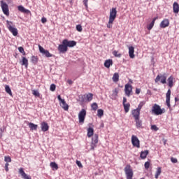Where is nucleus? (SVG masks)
Wrapping results in <instances>:
<instances>
[{
    "instance_id": "obj_59",
    "label": "nucleus",
    "mask_w": 179,
    "mask_h": 179,
    "mask_svg": "<svg viewBox=\"0 0 179 179\" xmlns=\"http://www.w3.org/2000/svg\"><path fill=\"white\" fill-rule=\"evenodd\" d=\"M68 83H69V85L72 84V80H68Z\"/></svg>"
},
{
    "instance_id": "obj_24",
    "label": "nucleus",
    "mask_w": 179,
    "mask_h": 179,
    "mask_svg": "<svg viewBox=\"0 0 179 179\" xmlns=\"http://www.w3.org/2000/svg\"><path fill=\"white\" fill-rule=\"evenodd\" d=\"M173 83H174V77H173V76H171L168 78V86H169V87H173Z\"/></svg>"
},
{
    "instance_id": "obj_39",
    "label": "nucleus",
    "mask_w": 179,
    "mask_h": 179,
    "mask_svg": "<svg viewBox=\"0 0 179 179\" xmlns=\"http://www.w3.org/2000/svg\"><path fill=\"white\" fill-rule=\"evenodd\" d=\"M91 107L92 108V110L94 111H96V110H97V108H99V106L97 105V103H93L92 105H91Z\"/></svg>"
},
{
    "instance_id": "obj_48",
    "label": "nucleus",
    "mask_w": 179,
    "mask_h": 179,
    "mask_svg": "<svg viewBox=\"0 0 179 179\" xmlns=\"http://www.w3.org/2000/svg\"><path fill=\"white\" fill-rule=\"evenodd\" d=\"M151 129L152 131H159V127H157V126L154 124L151 126Z\"/></svg>"
},
{
    "instance_id": "obj_57",
    "label": "nucleus",
    "mask_w": 179,
    "mask_h": 179,
    "mask_svg": "<svg viewBox=\"0 0 179 179\" xmlns=\"http://www.w3.org/2000/svg\"><path fill=\"white\" fill-rule=\"evenodd\" d=\"M118 92H120V90L117 88L115 89V94H118Z\"/></svg>"
},
{
    "instance_id": "obj_28",
    "label": "nucleus",
    "mask_w": 179,
    "mask_h": 179,
    "mask_svg": "<svg viewBox=\"0 0 179 179\" xmlns=\"http://www.w3.org/2000/svg\"><path fill=\"white\" fill-rule=\"evenodd\" d=\"M86 99H87V101L90 102L93 100V94L92 93H88L87 94L85 95Z\"/></svg>"
},
{
    "instance_id": "obj_42",
    "label": "nucleus",
    "mask_w": 179,
    "mask_h": 179,
    "mask_svg": "<svg viewBox=\"0 0 179 179\" xmlns=\"http://www.w3.org/2000/svg\"><path fill=\"white\" fill-rule=\"evenodd\" d=\"M32 92V94L34 96H36V97H40V92H38V91L34 90Z\"/></svg>"
},
{
    "instance_id": "obj_31",
    "label": "nucleus",
    "mask_w": 179,
    "mask_h": 179,
    "mask_svg": "<svg viewBox=\"0 0 179 179\" xmlns=\"http://www.w3.org/2000/svg\"><path fill=\"white\" fill-rule=\"evenodd\" d=\"M52 170L55 171V170H58V164L55 162H50V164Z\"/></svg>"
},
{
    "instance_id": "obj_5",
    "label": "nucleus",
    "mask_w": 179,
    "mask_h": 179,
    "mask_svg": "<svg viewBox=\"0 0 179 179\" xmlns=\"http://www.w3.org/2000/svg\"><path fill=\"white\" fill-rule=\"evenodd\" d=\"M124 173L126 174L127 179H132L134 177V171L131 169V165H127L124 168Z\"/></svg>"
},
{
    "instance_id": "obj_38",
    "label": "nucleus",
    "mask_w": 179,
    "mask_h": 179,
    "mask_svg": "<svg viewBox=\"0 0 179 179\" xmlns=\"http://www.w3.org/2000/svg\"><path fill=\"white\" fill-rule=\"evenodd\" d=\"M162 174V168H157V173L155 174V178H159V176Z\"/></svg>"
},
{
    "instance_id": "obj_3",
    "label": "nucleus",
    "mask_w": 179,
    "mask_h": 179,
    "mask_svg": "<svg viewBox=\"0 0 179 179\" xmlns=\"http://www.w3.org/2000/svg\"><path fill=\"white\" fill-rule=\"evenodd\" d=\"M155 83H162V85H166L167 83V76L166 73L157 75L156 78L155 79Z\"/></svg>"
},
{
    "instance_id": "obj_6",
    "label": "nucleus",
    "mask_w": 179,
    "mask_h": 179,
    "mask_svg": "<svg viewBox=\"0 0 179 179\" xmlns=\"http://www.w3.org/2000/svg\"><path fill=\"white\" fill-rule=\"evenodd\" d=\"M131 144L133 145L134 148H137V149L141 148V141H139L138 136L135 135L131 136Z\"/></svg>"
},
{
    "instance_id": "obj_58",
    "label": "nucleus",
    "mask_w": 179,
    "mask_h": 179,
    "mask_svg": "<svg viewBox=\"0 0 179 179\" xmlns=\"http://www.w3.org/2000/svg\"><path fill=\"white\" fill-rule=\"evenodd\" d=\"M164 145H166L167 143V140L163 138Z\"/></svg>"
},
{
    "instance_id": "obj_23",
    "label": "nucleus",
    "mask_w": 179,
    "mask_h": 179,
    "mask_svg": "<svg viewBox=\"0 0 179 179\" xmlns=\"http://www.w3.org/2000/svg\"><path fill=\"white\" fill-rule=\"evenodd\" d=\"M156 20H157V17H155V18H153L151 23L147 25L148 30H150L151 29H153V26H155V22H156Z\"/></svg>"
},
{
    "instance_id": "obj_41",
    "label": "nucleus",
    "mask_w": 179,
    "mask_h": 179,
    "mask_svg": "<svg viewBox=\"0 0 179 179\" xmlns=\"http://www.w3.org/2000/svg\"><path fill=\"white\" fill-rule=\"evenodd\" d=\"M113 55L115 56V57H116L117 58H121V53H119V52L118 51H117V50H115V51H113Z\"/></svg>"
},
{
    "instance_id": "obj_2",
    "label": "nucleus",
    "mask_w": 179,
    "mask_h": 179,
    "mask_svg": "<svg viewBox=\"0 0 179 179\" xmlns=\"http://www.w3.org/2000/svg\"><path fill=\"white\" fill-rule=\"evenodd\" d=\"M6 23H7V29H8L9 31L12 33L13 36L16 37V36L19 34V32L17 31V29L13 27V22L7 20Z\"/></svg>"
},
{
    "instance_id": "obj_4",
    "label": "nucleus",
    "mask_w": 179,
    "mask_h": 179,
    "mask_svg": "<svg viewBox=\"0 0 179 179\" xmlns=\"http://www.w3.org/2000/svg\"><path fill=\"white\" fill-rule=\"evenodd\" d=\"M152 113L155 115H162V114H163L164 112L163 111V109L160 107V106L155 103L152 108Z\"/></svg>"
},
{
    "instance_id": "obj_25",
    "label": "nucleus",
    "mask_w": 179,
    "mask_h": 179,
    "mask_svg": "<svg viewBox=\"0 0 179 179\" xmlns=\"http://www.w3.org/2000/svg\"><path fill=\"white\" fill-rule=\"evenodd\" d=\"M173 9L174 13H178L179 12V4L177 2H174L173 4Z\"/></svg>"
},
{
    "instance_id": "obj_62",
    "label": "nucleus",
    "mask_w": 179,
    "mask_h": 179,
    "mask_svg": "<svg viewBox=\"0 0 179 179\" xmlns=\"http://www.w3.org/2000/svg\"><path fill=\"white\" fill-rule=\"evenodd\" d=\"M70 2H71V3H72V1H71Z\"/></svg>"
},
{
    "instance_id": "obj_43",
    "label": "nucleus",
    "mask_w": 179,
    "mask_h": 179,
    "mask_svg": "<svg viewBox=\"0 0 179 179\" xmlns=\"http://www.w3.org/2000/svg\"><path fill=\"white\" fill-rule=\"evenodd\" d=\"M115 17H117V10L113 8V20H115Z\"/></svg>"
},
{
    "instance_id": "obj_55",
    "label": "nucleus",
    "mask_w": 179,
    "mask_h": 179,
    "mask_svg": "<svg viewBox=\"0 0 179 179\" xmlns=\"http://www.w3.org/2000/svg\"><path fill=\"white\" fill-rule=\"evenodd\" d=\"M139 93H141V89L136 88V94H139Z\"/></svg>"
},
{
    "instance_id": "obj_1",
    "label": "nucleus",
    "mask_w": 179,
    "mask_h": 179,
    "mask_svg": "<svg viewBox=\"0 0 179 179\" xmlns=\"http://www.w3.org/2000/svg\"><path fill=\"white\" fill-rule=\"evenodd\" d=\"M87 136L92 138V142L90 145V150H94L95 148H97V143H99V135L94 134V129L92 127L87 129Z\"/></svg>"
},
{
    "instance_id": "obj_19",
    "label": "nucleus",
    "mask_w": 179,
    "mask_h": 179,
    "mask_svg": "<svg viewBox=\"0 0 179 179\" xmlns=\"http://www.w3.org/2000/svg\"><path fill=\"white\" fill-rule=\"evenodd\" d=\"M17 9L19 12H21L22 13H27V15H29V13H30V10L24 8L23 6H18Z\"/></svg>"
},
{
    "instance_id": "obj_56",
    "label": "nucleus",
    "mask_w": 179,
    "mask_h": 179,
    "mask_svg": "<svg viewBox=\"0 0 179 179\" xmlns=\"http://www.w3.org/2000/svg\"><path fill=\"white\" fill-rule=\"evenodd\" d=\"M127 103V98L124 97L123 98V105L126 104Z\"/></svg>"
},
{
    "instance_id": "obj_47",
    "label": "nucleus",
    "mask_w": 179,
    "mask_h": 179,
    "mask_svg": "<svg viewBox=\"0 0 179 179\" xmlns=\"http://www.w3.org/2000/svg\"><path fill=\"white\" fill-rule=\"evenodd\" d=\"M145 170L149 169V167H150V162H146L144 164Z\"/></svg>"
},
{
    "instance_id": "obj_50",
    "label": "nucleus",
    "mask_w": 179,
    "mask_h": 179,
    "mask_svg": "<svg viewBox=\"0 0 179 179\" xmlns=\"http://www.w3.org/2000/svg\"><path fill=\"white\" fill-rule=\"evenodd\" d=\"M5 131V129L1 128L0 129V138H2V134Z\"/></svg>"
},
{
    "instance_id": "obj_17",
    "label": "nucleus",
    "mask_w": 179,
    "mask_h": 179,
    "mask_svg": "<svg viewBox=\"0 0 179 179\" xmlns=\"http://www.w3.org/2000/svg\"><path fill=\"white\" fill-rule=\"evenodd\" d=\"M41 131L43 132H47V131H48V129H50V126H48V123H47L45 122H43L41 124Z\"/></svg>"
},
{
    "instance_id": "obj_45",
    "label": "nucleus",
    "mask_w": 179,
    "mask_h": 179,
    "mask_svg": "<svg viewBox=\"0 0 179 179\" xmlns=\"http://www.w3.org/2000/svg\"><path fill=\"white\" fill-rule=\"evenodd\" d=\"M76 30L77 31H79L80 33L83 30V28H82V25L78 24L76 25Z\"/></svg>"
},
{
    "instance_id": "obj_8",
    "label": "nucleus",
    "mask_w": 179,
    "mask_h": 179,
    "mask_svg": "<svg viewBox=\"0 0 179 179\" xmlns=\"http://www.w3.org/2000/svg\"><path fill=\"white\" fill-rule=\"evenodd\" d=\"M57 99L60 103L61 107L64 108L65 111H68V110L69 109V106L67 105L65 99H62V98H61V95H58Z\"/></svg>"
},
{
    "instance_id": "obj_11",
    "label": "nucleus",
    "mask_w": 179,
    "mask_h": 179,
    "mask_svg": "<svg viewBox=\"0 0 179 179\" xmlns=\"http://www.w3.org/2000/svg\"><path fill=\"white\" fill-rule=\"evenodd\" d=\"M38 48L41 54H43V55H45L46 58H50L52 57V54L50 53V51L44 49L41 45H38Z\"/></svg>"
},
{
    "instance_id": "obj_15",
    "label": "nucleus",
    "mask_w": 179,
    "mask_h": 179,
    "mask_svg": "<svg viewBox=\"0 0 179 179\" xmlns=\"http://www.w3.org/2000/svg\"><path fill=\"white\" fill-rule=\"evenodd\" d=\"M159 26L161 29H166V27H169V26H170V20H169V19H164L161 22Z\"/></svg>"
},
{
    "instance_id": "obj_49",
    "label": "nucleus",
    "mask_w": 179,
    "mask_h": 179,
    "mask_svg": "<svg viewBox=\"0 0 179 179\" xmlns=\"http://www.w3.org/2000/svg\"><path fill=\"white\" fill-rule=\"evenodd\" d=\"M5 170L6 171V173H8V171H9V163L5 164Z\"/></svg>"
},
{
    "instance_id": "obj_21",
    "label": "nucleus",
    "mask_w": 179,
    "mask_h": 179,
    "mask_svg": "<svg viewBox=\"0 0 179 179\" xmlns=\"http://www.w3.org/2000/svg\"><path fill=\"white\" fill-rule=\"evenodd\" d=\"M28 126L31 131H37V128H38V125L32 122H28Z\"/></svg>"
},
{
    "instance_id": "obj_29",
    "label": "nucleus",
    "mask_w": 179,
    "mask_h": 179,
    "mask_svg": "<svg viewBox=\"0 0 179 179\" xmlns=\"http://www.w3.org/2000/svg\"><path fill=\"white\" fill-rule=\"evenodd\" d=\"M135 122H136V128L142 127V120H139V118H137V119H135Z\"/></svg>"
},
{
    "instance_id": "obj_18",
    "label": "nucleus",
    "mask_w": 179,
    "mask_h": 179,
    "mask_svg": "<svg viewBox=\"0 0 179 179\" xmlns=\"http://www.w3.org/2000/svg\"><path fill=\"white\" fill-rule=\"evenodd\" d=\"M131 114L134 120H138V118H139V116L141 115V110H138V109H134L132 110Z\"/></svg>"
},
{
    "instance_id": "obj_52",
    "label": "nucleus",
    "mask_w": 179,
    "mask_h": 179,
    "mask_svg": "<svg viewBox=\"0 0 179 179\" xmlns=\"http://www.w3.org/2000/svg\"><path fill=\"white\" fill-rule=\"evenodd\" d=\"M87 2H89V0H83V3L85 8H87Z\"/></svg>"
},
{
    "instance_id": "obj_14",
    "label": "nucleus",
    "mask_w": 179,
    "mask_h": 179,
    "mask_svg": "<svg viewBox=\"0 0 179 179\" xmlns=\"http://www.w3.org/2000/svg\"><path fill=\"white\" fill-rule=\"evenodd\" d=\"M63 41H64L67 48L68 47L72 48V47H75V45H76V41H69L68 39H64Z\"/></svg>"
},
{
    "instance_id": "obj_10",
    "label": "nucleus",
    "mask_w": 179,
    "mask_h": 179,
    "mask_svg": "<svg viewBox=\"0 0 179 179\" xmlns=\"http://www.w3.org/2000/svg\"><path fill=\"white\" fill-rule=\"evenodd\" d=\"M57 50L62 54H65L68 51V47L64 41H62V44L59 45Z\"/></svg>"
},
{
    "instance_id": "obj_61",
    "label": "nucleus",
    "mask_w": 179,
    "mask_h": 179,
    "mask_svg": "<svg viewBox=\"0 0 179 179\" xmlns=\"http://www.w3.org/2000/svg\"><path fill=\"white\" fill-rule=\"evenodd\" d=\"M141 179H145L144 178H141Z\"/></svg>"
},
{
    "instance_id": "obj_13",
    "label": "nucleus",
    "mask_w": 179,
    "mask_h": 179,
    "mask_svg": "<svg viewBox=\"0 0 179 179\" xmlns=\"http://www.w3.org/2000/svg\"><path fill=\"white\" fill-rule=\"evenodd\" d=\"M19 174L21 175V177L24 179H31V176L27 175L25 172L23 168H20L18 170Z\"/></svg>"
},
{
    "instance_id": "obj_30",
    "label": "nucleus",
    "mask_w": 179,
    "mask_h": 179,
    "mask_svg": "<svg viewBox=\"0 0 179 179\" xmlns=\"http://www.w3.org/2000/svg\"><path fill=\"white\" fill-rule=\"evenodd\" d=\"M111 64H113V60L111 59L106 60L104 63V66L106 68H110V66H111Z\"/></svg>"
},
{
    "instance_id": "obj_22",
    "label": "nucleus",
    "mask_w": 179,
    "mask_h": 179,
    "mask_svg": "<svg viewBox=\"0 0 179 179\" xmlns=\"http://www.w3.org/2000/svg\"><path fill=\"white\" fill-rule=\"evenodd\" d=\"M21 65L25 66V68L27 69L28 66H29V60L26 57H22V60L21 62Z\"/></svg>"
},
{
    "instance_id": "obj_20",
    "label": "nucleus",
    "mask_w": 179,
    "mask_h": 179,
    "mask_svg": "<svg viewBox=\"0 0 179 179\" xmlns=\"http://www.w3.org/2000/svg\"><path fill=\"white\" fill-rule=\"evenodd\" d=\"M135 52V48L133 46H130L129 48V55L130 58L134 59L135 58V55L134 54Z\"/></svg>"
},
{
    "instance_id": "obj_54",
    "label": "nucleus",
    "mask_w": 179,
    "mask_h": 179,
    "mask_svg": "<svg viewBox=\"0 0 179 179\" xmlns=\"http://www.w3.org/2000/svg\"><path fill=\"white\" fill-rule=\"evenodd\" d=\"M171 160L172 163H177V162H178L177 159L173 158V157H172L171 159Z\"/></svg>"
},
{
    "instance_id": "obj_37",
    "label": "nucleus",
    "mask_w": 179,
    "mask_h": 179,
    "mask_svg": "<svg viewBox=\"0 0 179 179\" xmlns=\"http://www.w3.org/2000/svg\"><path fill=\"white\" fill-rule=\"evenodd\" d=\"M144 104H145V101H141L140 103L138 104L136 110H138V111H141V110H142V107H143Z\"/></svg>"
},
{
    "instance_id": "obj_60",
    "label": "nucleus",
    "mask_w": 179,
    "mask_h": 179,
    "mask_svg": "<svg viewBox=\"0 0 179 179\" xmlns=\"http://www.w3.org/2000/svg\"><path fill=\"white\" fill-rule=\"evenodd\" d=\"M176 101H177V98H175Z\"/></svg>"
},
{
    "instance_id": "obj_36",
    "label": "nucleus",
    "mask_w": 179,
    "mask_h": 179,
    "mask_svg": "<svg viewBox=\"0 0 179 179\" xmlns=\"http://www.w3.org/2000/svg\"><path fill=\"white\" fill-rule=\"evenodd\" d=\"M31 61L33 64H37V62H38V57H37V56H32Z\"/></svg>"
},
{
    "instance_id": "obj_9",
    "label": "nucleus",
    "mask_w": 179,
    "mask_h": 179,
    "mask_svg": "<svg viewBox=\"0 0 179 179\" xmlns=\"http://www.w3.org/2000/svg\"><path fill=\"white\" fill-rule=\"evenodd\" d=\"M85 118H86V110L82 109L78 113L80 124H83V122H85Z\"/></svg>"
},
{
    "instance_id": "obj_51",
    "label": "nucleus",
    "mask_w": 179,
    "mask_h": 179,
    "mask_svg": "<svg viewBox=\"0 0 179 179\" xmlns=\"http://www.w3.org/2000/svg\"><path fill=\"white\" fill-rule=\"evenodd\" d=\"M76 164L78 166V167H83L80 161H76Z\"/></svg>"
},
{
    "instance_id": "obj_44",
    "label": "nucleus",
    "mask_w": 179,
    "mask_h": 179,
    "mask_svg": "<svg viewBox=\"0 0 179 179\" xmlns=\"http://www.w3.org/2000/svg\"><path fill=\"white\" fill-rule=\"evenodd\" d=\"M18 51H20L23 55H26V52H24V49L23 48V47H19Z\"/></svg>"
},
{
    "instance_id": "obj_40",
    "label": "nucleus",
    "mask_w": 179,
    "mask_h": 179,
    "mask_svg": "<svg viewBox=\"0 0 179 179\" xmlns=\"http://www.w3.org/2000/svg\"><path fill=\"white\" fill-rule=\"evenodd\" d=\"M4 162H6V163H10L12 162V158H10V156H5Z\"/></svg>"
},
{
    "instance_id": "obj_32",
    "label": "nucleus",
    "mask_w": 179,
    "mask_h": 179,
    "mask_svg": "<svg viewBox=\"0 0 179 179\" xmlns=\"http://www.w3.org/2000/svg\"><path fill=\"white\" fill-rule=\"evenodd\" d=\"M113 79V82H118V80H120V74H118V73H115Z\"/></svg>"
},
{
    "instance_id": "obj_26",
    "label": "nucleus",
    "mask_w": 179,
    "mask_h": 179,
    "mask_svg": "<svg viewBox=\"0 0 179 179\" xmlns=\"http://www.w3.org/2000/svg\"><path fill=\"white\" fill-rule=\"evenodd\" d=\"M112 23H113V8L110 9L109 22L107 24V27L110 29V27H111Z\"/></svg>"
},
{
    "instance_id": "obj_16",
    "label": "nucleus",
    "mask_w": 179,
    "mask_h": 179,
    "mask_svg": "<svg viewBox=\"0 0 179 179\" xmlns=\"http://www.w3.org/2000/svg\"><path fill=\"white\" fill-rule=\"evenodd\" d=\"M171 96V90H168L166 92V103L167 105V107L170 108L171 107V105L170 104V96Z\"/></svg>"
},
{
    "instance_id": "obj_46",
    "label": "nucleus",
    "mask_w": 179,
    "mask_h": 179,
    "mask_svg": "<svg viewBox=\"0 0 179 179\" xmlns=\"http://www.w3.org/2000/svg\"><path fill=\"white\" fill-rule=\"evenodd\" d=\"M56 87H57L55 84H51L50 87V90H51V92H55Z\"/></svg>"
},
{
    "instance_id": "obj_34",
    "label": "nucleus",
    "mask_w": 179,
    "mask_h": 179,
    "mask_svg": "<svg viewBox=\"0 0 179 179\" xmlns=\"http://www.w3.org/2000/svg\"><path fill=\"white\" fill-rule=\"evenodd\" d=\"M5 90L6 93H8L10 96H12V90H10V87H9V85L5 86Z\"/></svg>"
},
{
    "instance_id": "obj_7",
    "label": "nucleus",
    "mask_w": 179,
    "mask_h": 179,
    "mask_svg": "<svg viewBox=\"0 0 179 179\" xmlns=\"http://www.w3.org/2000/svg\"><path fill=\"white\" fill-rule=\"evenodd\" d=\"M0 3L4 15H6V16H9V6H8L3 1H1Z\"/></svg>"
},
{
    "instance_id": "obj_27",
    "label": "nucleus",
    "mask_w": 179,
    "mask_h": 179,
    "mask_svg": "<svg viewBox=\"0 0 179 179\" xmlns=\"http://www.w3.org/2000/svg\"><path fill=\"white\" fill-rule=\"evenodd\" d=\"M148 155H149V150H146L141 152L140 157H141L142 159H146Z\"/></svg>"
},
{
    "instance_id": "obj_63",
    "label": "nucleus",
    "mask_w": 179,
    "mask_h": 179,
    "mask_svg": "<svg viewBox=\"0 0 179 179\" xmlns=\"http://www.w3.org/2000/svg\"><path fill=\"white\" fill-rule=\"evenodd\" d=\"M0 33H1V29H0Z\"/></svg>"
},
{
    "instance_id": "obj_12",
    "label": "nucleus",
    "mask_w": 179,
    "mask_h": 179,
    "mask_svg": "<svg viewBox=\"0 0 179 179\" xmlns=\"http://www.w3.org/2000/svg\"><path fill=\"white\" fill-rule=\"evenodd\" d=\"M124 92L126 96H127V97H130L131 95H132V85L129 83L126 84L124 86Z\"/></svg>"
},
{
    "instance_id": "obj_33",
    "label": "nucleus",
    "mask_w": 179,
    "mask_h": 179,
    "mask_svg": "<svg viewBox=\"0 0 179 179\" xmlns=\"http://www.w3.org/2000/svg\"><path fill=\"white\" fill-rule=\"evenodd\" d=\"M123 106H124V109L125 113H128L129 111V108L131 107V104H129V103H124L123 105Z\"/></svg>"
},
{
    "instance_id": "obj_35",
    "label": "nucleus",
    "mask_w": 179,
    "mask_h": 179,
    "mask_svg": "<svg viewBox=\"0 0 179 179\" xmlns=\"http://www.w3.org/2000/svg\"><path fill=\"white\" fill-rule=\"evenodd\" d=\"M104 115V110L103 109H99L97 110V116L100 117H103Z\"/></svg>"
},
{
    "instance_id": "obj_53",
    "label": "nucleus",
    "mask_w": 179,
    "mask_h": 179,
    "mask_svg": "<svg viewBox=\"0 0 179 179\" xmlns=\"http://www.w3.org/2000/svg\"><path fill=\"white\" fill-rule=\"evenodd\" d=\"M41 22H42V23H47V18H45V17H42V18H41Z\"/></svg>"
}]
</instances>
